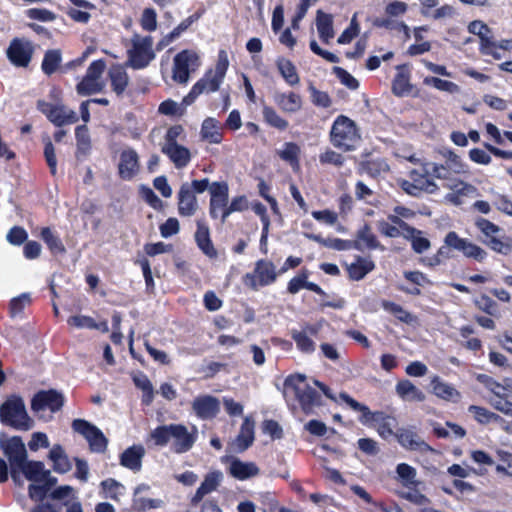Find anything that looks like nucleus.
Returning <instances> with one entry per match:
<instances>
[{"label":"nucleus","mask_w":512,"mask_h":512,"mask_svg":"<svg viewBox=\"0 0 512 512\" xmlns=\"http://www.w3.org/2000/svg\"><path fill=\"white\" fill-rule=\"evenodd\" d=\"M0 420L15 430L28 431L33 428L34 421L27 413L24 400L12 395L0 406Z\"/></svg>","instance_id":"f257e3e1"},{"label":"nucleus","mask_w":512,"mask_h":512,"mask_svg":"<svg viewBox=\"0 0 512 512\" xmlns=\"http://www.w3.org/2000/svg\"><path fill=\"white\" fill-rule=\"evenodd\" d=\"M285 392L292 391L305 413H311L322 405L321 393L306 382L303 374L290 375L284 382Z\"/></svg>","instance_id":"f03ea898"},{"label":"nucleus","mask_w":512,"mask_h":512,"mask_svg":"<svg viewBox=\"0 0 512 512\" xmlns=\"http://www.w3.org/2000/svg\"><path fill=\"white\" fill-rule=\"evenodd\" d=\"M331 143L343 151L354 150L360 142V134L354 121L346 116H338L330 132Z\"/></svg>","instance_id":"7ed1b4c3"},{"label":"nucleus","mask_w":512,"mask_h":512,"mask_svg":"<svg viewBox=\"0 0 512 512\" xmlns=\"http://www.w3.org/2000/svg\"><path fill=\"white\" fill-rule=\"evenodd\" d=\"M127 55V65L133 69H143L147 67L156 56L153 50V38L151 36H142L135 33L130 39Z\"/></svg>","instance_id":"20e7f679"},{"label":"nucleus","mask_w":512,"mask_h":512,"mask_svg":"<svg viewBox=\"0 0 512 512\" xmlns=\"http://www.w3.org/2000/svg\"><path fill=\"white\" fill-rule=\"evenodd\" d=\"M0 448L9 461L12 479L15 482L19 481V469L28 460L27 449L22 438L20 436H12L1 439Z\"/></svg>","instance_id":"39448f33"},{"label":"nucleus","mask_w":512,"mask_h":512,"mask_svg":"<svg viewBox=\"0 0 512 512\" xmlns=\"http://www.w3.org/2000/svg\"><path fill=\"white\" fill-rule=\"evenodd\" d=\"M106 68L104 60L93 61L87 68L85 76L76 85V91L81 96H89L100 93L105 88L103 73Z\"/></svg>","instance_id":"423d86ee"},{"label":"nucleus","mask_w":512,"mask_h":512,"mask_svg":"<svg viewBox=\"0 0 512 512\" xmlns=\"http://www.w3.org/2000/svg\"><path fill=\"white\" fill-rule=\"evenodd\" d=\"M228 67V55L225 50H220L215 68L207 71L204 77L195 84V91L202 93L217 91L225 78Z\"/></svg>","instance_id":"0eeeda50"},{"label":"nucleus","mask_w":512,"mask_h":512,"mask_svg":"<svg viewBox=\"0 0 512 512\" xmlns=\"http://www.w3.org/2000/svg\"><path fill=\"white\" fill-rule=\"evenodd\" d=\"M199 55L193 50H183L179 52L173 61L172 78L178 83H187L190 74L200 66Z\"/></svg>","instance_id":"6e6552de"},{"label":"nucleus","mask_w":512,"mask_h":512,"mask_svg":"<svg viewBox=\"0 0 512 512\" xmlns=\"http://www.w3.org/2000/svg\"><path fill=\"white\" fill-rule=\"evenodd\" d=\"M475 225L485 237L483 242L493 251L501 254H507L510 251L511 245L502 241V229L498 225L482 217L475 220Z\"/></svg>","instance_id":"1a4fd4ad"},{"label":"nucleus","mask_w":512,"mask_h":512,"mask_svg":"<svg viewBox=\"0 0 512 512\" xmlns=\"http://www.w3.org/2000/svg\"><path fill=\"white\" fill-rule=\"evenodd\" d=\"M72 428L87 440L91 451L102 453L106 450L108 440L95 425L83 419H75L72 423Z\"/></svg>","instance_id":"9d476101"},{"label":"nucleus","mask_w":512,"mask_h":512,"mask_svg":"<svg viewBox=\"0 0 512 512\" xmlns=\"http://www.w3.org/2000/svg\"><path fill=\"white\" fill-rule=\"evenodd\" d=\"M228 185L226 182H213L210 186L209 214L213 219L221 218L224 224L227 217H224L228 206Z\"/></svg>","instance_id":"9b49d317"},{"label":"nucleus","mask_w":512,"mask_h":512,"mask_svg":"<svg viewBox=\"0 0 512 512\" xmlns=\"http://www.w3.org/2000/svg\"><path fill=\"white\" fill-rule=\"evenodd\" d=\"M34 46L26 38H14L6 51L9 61L17 67H27L31 62Z\"/></svg>","instance_id":"f8f14e48"},{"label":"nucleus","mask_w":512,"mask_h":512,"mask_svg":"<svg viewBox=\"0 0 512 512\" xmlns=\"http://www.w3.org/2000/svg\"><path fill=\"white\" fill-rule=\"evenodd\" d=\"M63 405L64 396L54 389L39 391L31 401V409L36 414H40L45 410H50L54 413L59 411Z\"/></svg>","instance_id":"ddd939ff"},{"label":"nucleus","mask_w":512,"mask_h":512,"mask_svg":"<svg viewBox=\"0 0 512 512\" xmlns=\"http://www.w3.org/2000/svg\"><path fill=\"white\" fill-rule=\"evenodd\" d=\"M38 109L58 127L65 124H73L78 121L76 112L68 109L64 105H53L45 101H38Z\"/></svg>","instance_id":"4468645a"},{"label":"nucleus","mask_w":512,"mask_h":512,"mask_svg":"<svg viewBox=\"0 0 512 512\" xmlns=\"http://www.w3.org/2000/svg\"><path fill=\"white\" fill-rule=\"evenodd\" d=\"M21 475L32 483H57V478L51 475L50 470L46 469L44 463L41 461L27 460L21 469H19V477Z\"/></svg>","instance_id":"2eb2a0df"},{"label":"nucleus","mask_w":512,"mask_h":512,"mask_svg":"<svg viewBox=\"0 0 512 512\" xmlns=\"http://www.w3.org/2000/svg\"><path fill=\"white\" fill-rule=\"evenodd\" d=\"M139 156L138 153L132 149H124L119 158L118 173L121 179L131 180L139 172Z\"/></svg>","instance_id":"dca6fc26"},{"label":"nucleus","mask_w":512,"mask_h":512,"mask_svg":"<svg viewBox=\"0 0 512 512\" xmlns=\"http://www.w3.org/2000/svg\"><path fill=\"white\" fill-rule=\"evenodd\" d=\"M192 409L200 419L214 418L220 411L219 400L210 395H201L192 402Z\"/></svg>","instance_id":"f3484780"},{"label":"nucleus","mask_w":512,"mask_h":512,"mask_svg":"<svg viewBox=\"0 0 512 512\" xmlns=\"http://www.w3.org/2000/svg\"><path fill=\"white\" fill-rule=\"evenodd\" d=\"M198 201L189 183H183L178 192V212L181 216L191 217L198 210Z\"/></svg>","instance_id":"a211bd4d"},{"label":"nucleus","mask_w":512,"mask_h":512,"mask_svg":"<svg viewBox=\"0 0 512 512\" xmlns=\"http://www.w3.org/2000/svg\"><path fill=\"white\" fill-rule=\"evenodd\" d=\"M399 444L412 451H428L431 447L412 428H400L396 433Z\"/></svg>","instance_id":"6ab92c4d"},{"label":"nucleus","mask_w":512,"mask_h":512,"mask_svg":"<svg viewBox=\"0 0 512 512\" xmlns=\"http://www.w3.org/2000/svg\"><path fill=\"white\" fill-rule=\"evenodd\" d=\"M171 440H173L174 451L184 453L192 448L196 440V434L190 433L184 425L173 424Z\"/></svg>","instance_id":"aec40b11"},{"label":"nucleus","mask_w":512,"mask_h":512,"mask_svg":"<svg viewBox=\"0 0 512 512\" xmlns=\"http://www.w3.org/2000/svg\"><path fill=\"white\" fill-rule=\"evenodd\" d=\"M162 152L166 154L177 168L185 167L191 158L190 151L176 142H165Z\"/></svg>","instance_id":"412c9836"},{"label":"nucleus","mask_w":512,"mask_h":512,"mask_svg":"<svg viewBox=\"0 0 512 512\" xmlns=\"http://www.w3.org/2000/svg\"><path fill=\"white\" fill-rule=\"evenodd\" d=\"M340 399L354 411L361 412L362 415L360 417V421L364 424H368L370 422H378L384 419V414L382 412H371L366 405L356 401L347 393H340Z\"/></svg>","instance_id":"4be33fe9"},{"label":"nucleus","mask_w":512,"mask_h":512,"mask_svg":"<svg viewBox=\"0 0 512 512\" xmlns=\"http://www.w3.org/2000/svg\"><path fill=\"white\" fill-rule=\"evenodd\" d=\"M254 427H255L254 420L249 416L245 417V419L241 425L239 434L233 443L235 450L237 452H243L253 444V442H254Z\"/></svg>","instance_id":"5701e85b"},{"label":"nucleus","mask_w":512,"mask_h":512,"mask_svg":"<svg viewBox=\"0 0 512 512\" xmlns=\"http://www.w3.org/2000/svg\"><path fill=\"white\" fill-rule=\"evenodd\" d=\"M145 449L141 445H134L126 449L120 456V464L132 471H139L142 467V458Z\"/></svg>","instance_id":"b1692460"},{"label":"nucleus","mask_w":512,"mask_h":512,"mask_svg":"<svg viewBox=\"0 0 512 512\" xmlns=\"http://www.w3.org/2000/svg\"><path fill=\"white\" fill-rule=\"evenodd\" d=\"M222 478L223 474L221 472H211L207 474L204 481L201 483L200 487L197 489L195 495L193 496L192 503L194 505L198 504L205 495L215 491L220 485Z\"/></svg>","instance_id":"393cba45"},{"label":"nucleus","mask_w":512,"mask_h":512,"mask_svg":"<svg viewBox=\"0 0 512 512\" xmlns=\"http://www.w3.org/2000/svg\"><path fill=\"white\" fill-rule=\"evenodd\" d=\"M352 248L357 249L359 251H363L364 249H377L381 248L380 243L378 242L376 236L372 233L371 228L368 225H365L362 229H360L357 233V239L352 241Z\"/></svg>","instance_id":"a878e982"},{"label":"nucleus","mask_w":512,"mask_h":512,"mask_svg":"<svg viewBox=\"0 0 512 512\" xmlns=\"http://www.w3.org/2000/svg\"><path fill=\"white\" fill-rule=\"evenodd\" d=\"M48 458L53 462V470L57 473H67L72 468L66 452L59 444H56L51 448Z\"/></svg>","instance_id":"bb28decb"},{"label":"nucleus","mask_w":512,"mask_h":512,"mask_svg":"<svg viewBox=\"0 0 512 512\" xmlns=\"http://www.w3.org/2000/svg\"><path fill=\"white\" fill-rule=\"evenodd\" d=\"M396 393L405 401L422 402L425 394L409 380H401L396 384Z\"/></svg>","instance_id":"cd10ccee"},{"label":"nucleus","mask_w":512,"mask_h":512,"mask_svg":"<svg viewBox=\"0 0 512 512\" xmlns=\"http://www.w3.org/2000/svg\"><path fill=\"white\" fill-rule=\"evenodd\" d=\"M108 75L112 90L117 96H121L129 84V77L126 70L120 65H114L110 68Z\"/></svg>","instance_id":"c85d7f7f"},{"label":"nucleus","mask_w":512,"mask_h":512,"mask_svg":"<svg viewBox=\"0 0 512 512\" xmlns=\"http://www.w3.org/2000/svg\"><path fill=\"white\" fill-rule=\"evenodd\" d=\"M195 240L198 247L208 257H215L217 252L211 242L210 232L208 226L203 224L201 221L197 222V231L195 233Z\"/></svg>","instance_id":"c756f323"},{"label":"nucleus","mask_w":512,"mask_h":512,"mask_svg":"<svg viewBox=\"0 0 512 512\" xmlns=\"http://www.w3.org/2000/svg\"><path fill=\"white\" fill-rule=\"evenodd\" d=\"M229 471L233 477L239 480H245L259 474V469L254 463L243 462L239 459L231 462Z\"/></svg>","instance_id":"7c9ffc66"},{"label":"nucleus","mask_w":512,"mask_h":512,"mask_svg":"<svg viewBox=\"0 0 512 512\" xmlns=\"http://www.w3.org/2000/svg\"><path fill=\"white\" fill-rule=\"evenodd\" d=\"M374 268L375 264L371 259L360 256L356 257L355 262L347 266L350 278L356 281L363 279Z\"/></svg>","instance_id":"2f4dec72"},{"label":"nucleus","mask_w":512,"mask_h":512,"mask_svg":"<svg viewBox=\"0 0 512 512\" xmlns=\"http://www.w3.org/2000/svg\"><path fill=\"white\" fill-rule=\"evenodd\" d=\"M433 393L446 401H457L460 393L450 384L442 381L438 376L433 377L431 380Z\"/></svg>","instance_id":"473e14b6"},{"label":"nucleus","mask_w":512,"mask_h":512,"mask_svg":"<svg viewBox=\"0 0 512 512\" xmlns=\"http://www.w3.org/2000/svg\"><path fill=\"white\" fill-rule=\"evenodd\" d=\"M396 473L399 477L401 484L406 488H416L422 483L417 479L416 469L409 464H398L396 467Z\"/></svg>","instance_id":"72a5a7b5"},{"label":"nucleus","mask_w":512,"mask_h":512,"mask_svg":"<svg viewBox=\"0 0 512 512\" xmlns=\"http://www.w3.org/2000/svg\"><path fill=\"white\" fill-rule=\"evenodd\" d=\"M219 122L214 118H206L202 123L201 136L209 143L218 144L222 140Z\"/></svg>","instance_id":"f704fd0d"},{"label":"nucleus","mask_w":512,"mask_h":512,"mask_svg":"<svg viewBox=\"0 0 512 512\" xmlns=\"http://www.w3.org/2000/svg\"><path fill=\"white\" fill-rule=\"evenodd\" d=\"M277 105L285 112H296L302 106L301 97L296 93H276L274 96Z\"/></svg>","instance_id":"c9c22d12"},{"label":"nucleus","mask_w":512,"mask_h":512,"mask_svg":"<svg viewBox=\"0 0 512 512\" xmlns=\"http://www.w3.org/2000/svg\"><path fill=\"white\" fill-rule=\"evenodd\" d=\"M62 62V53L59 49L47 50L41 64L43 73L47 76L54 74Z\"/></svg>","instance_id":"e433bc0d"},{"label":"nucleus","mask_w":512,"mask_h":512,"mask_svg":"<svg viewBox=\"0 0 512 512\" xmlns=\"http://www.w3.org/2000/svg\"><path fill=\"white\" fill-rule=\"evenodd\" d=\"M255 273L262 286L271 284L277 277L274 264L265 260L257 262Z\"/></svg>","instance_id":"4c0bfd02"},{"label":"nucleus","mask_w":512,"mask_h":512,"mask_svg":"<svg viewBox=\"0 0 512 512\" xmlns=\"http://www.w3.org/2000/svg\"><path fill=\"white\" fill-rule=\"evenodd\" d=\"M332 23L333 21L331 15L325 14L321 10H318L316 26L320 38L326 43H328L329 40L334 37Z\"/></svg>","instance_id":"58836bf2"},{"label":"nucleus","mask_w":512,"mask_h":512,"mask_svg":"<svg viewBox=\"0 0 512 512\" xmlns=\"http://www.w3.org/2000/svg\"><path fill=\"white\" fill-rule=\"evenodd\" d=\"M437 2H432L430 4L424 5L422 7V14L427 18H432L435 20L450 18L454 14L453 7L450 5H443L441 7H437Z\"/></svg>","instance_id":"ea45409f"},{"label":"nucleus","mask_w":512,"mask_h":512,"mask_svg":"<svg viewBox=\"0 0 512 512\" xmlns=\"http://www.w3.org/2000/svg\"><path fill=\"white\" fill-rule=\"evenodd\" d=\"M67 14L76 22L86 23L90 18L89 10L94 8L90 2H72Z\"/></svg>","instance_id":"a19ab883"},{"label":"nucleus","mask_w":512,"mask_h":512,"mask_svg":"<svg viewBox=\"0 0 512 512\" xmlns=\"http://www.w3.org/2000/svg\"><path fill=\"white\" fill-rule=\"evenodd\" d=\"M277 67L282 77L290 86H295L299 83L300 79L297 74L296 67L290 60L284 58L279 59Z\"/></svg>","instance_id":"79ce46f5"},{"label":"nucleus","mask_w":512,"mask_h":512,"mask_svg":"<svg viewBox=\"0 0 512 512\" xmlns=\"http://www.w3.org/2000/svg\"><path fill=\"white\" fill-rule=\"evenodd\" d=\"M411 242L412 249L417 254H422L431 247V243L428 238L423 236V232L414 228V233H409L404 237Z\"/></svg>","instance_id":"37998d69"},{"label":"nucleus","mask_w":512,"mask_h":512,"mask_svg":"<svg viewBox=\"0 0 512 512\" xmlns=\"http://www.w3.org/2000/svg\"><path fill=\"white\" fill-rule=\"evenodd\" d=\"M429 175L425 174L423 168L421 171L414 170L411 172V178L421 193H434L437 190V185L428 178Z\"/></svg>","instance_id":"c03bdc74"},{"label":"nucleus","mask_w":512,"mask_h":512,"mask_svg":"<svg viewBox=\"0 0 512 512\" xmlns=\"http://www.w3.org/2000/svg\"><path fill=\"white\" fill-rule=\"evenodd\" d=\"M468 411L473 414L475 420L480 424H488L493 421H503V419L498 414L493 413L481 406L471 405L469 406Z\"/></svg>","instance_id":"a18cd8bd"},{"label":"nucleus","mask_w":512,"mask_h":512,"mask_svg":"<svg viewBox=\"0 0 512 512\" xmlns=\"http://www.w3.org/2000/svg\"><path fill=\"white\" fill-rule=\"evenodd\" d=\"M291 336L297 348L304 353H312L315 350L314 341L307 335L306 331L292 330Z\"/></svg>","instance_id":"49530a36"},{"label":"nucleus","mask_w":512,"mask_h":512,"mask_svg":"<svg viewBox=\"0 0 512 512\" xmlns=\"http://www.w3.org/2000/svg\"><path fill=\"white\" fill-rule=\"evenodd\" d=\"M424 84L428 86H433L434 88L445 91L450 94L458 93L460 88L457 84L451 81L443 80L437 77H426L424 79Z\"/></svg>","instance_id":"de8ad7c7"},{"label":"nucleus","mask_w":512,"mask_h":512,"mask_svg":"<svg viewBox=\"0 0 512 512\" xmlns=\"http://www.w3.org/2000/svg\"><path fill=\"white\" fill-rule=\"evenodd\" d=\"M384 308L394 314L397 319L406 324H413L417 318L410 312L404 310L400 305L393 302L384 303Z\"/></svg>","instance_id":"09e8293b"},{"label":"nucleus","mask_w":512,"mask_h":512,"mask_svg":"<svg viewBox=\"0 0 512 512\" xmlns=\"http://www.w3.org/2000/svg\"><path fill=\"white\" fill-rule=\"evenodd\" d=\"M101 486L106 496L114 500H119V497L122 496L125 491V487L112 478L102 481Z\"/></svg>","instance_id":"8fccbe9b"},{"label":"nucleus","mask_w":512,"mask_h":512,"mask_svg":"<svg viewBox=\"0 0 512 512\" xmlns=\"http://www.w3.org/2000/svg\"><path fill=\"white\" fill-rule=\"evenodd\" d=\"M54 485L55 484L33 482L28 487L29 497L33 501L43 503V500L45 499L47 492Z\"/></svg>","instance_id":"3c124183"},{"label":"nucleus","mask_w":512,"mask_h":512,"mask_svg":"<svg viewBox=\"0 0 512 512\" xmlns=\"http://www.w3.org/2000/svg\"><path fill=\"white\" fill-rule=\"evenodd\" d=\"M263 117L265 121L280 130H284L288 127V122L280 117L278 113L271 107L265 106L263 108Z\"/></svg>","instance_id":"603ef678"},{"label":"nucleus","mask_w":512,"mask_h":512,"mask_svg":"<svg viewBox=\"0 0 512 512\" xmlns=\"http://www.w3.org/2000/svg\"><path fill=\"white\" fill-rule=\"evenodd\" d=\"M425 174H430L438 179L448 180L450 177V169L445 165H438L433 162L425 163L423 165Z\"/></svg>","instance_id":"864d4df0"},{"label":"nucleus","mask_w":512,"mask_h":512,"mask_svg":"<svg viewBox=\"0 0 512 512\" xmlns=\"http://www.w3.org/2000/svg\"><path fill=\"white\" fill-rule=\"evenodd\" d=\"M41 237L52 252L61 253L65 251L61 240L53 234L50 228H43L41 231Z\"/></svg>","instance_id":"5fc2aeb1"},{"label":"nucleus","mask_w":512,"mask_h":512,"mask_svg":"<svg viewBox=\"0 0 512 512\" xmlns=\"http://www.w3.org/2000/svg\"><path fill=\"white\" fill-rule=\"evenodd\" d=\"M172 431H173V424L163 425V426L157 427L152 432L151 437L155 441L156 445L164 446L171 440Z\"/></svg>","instance_id":"6e6d98bb"},{"label":"nucleus","mask_w":512,"mask_h":512,"mask_svg":"<svg viewBox=\"0 0 512 512\" xmlns=\"http://www.w3.org/2000/svg\"><path fill=\"white\" fill-rule=\"evenodd\" d=\"M300 149L297 144L288 142L284 144L282 150L279 151V156L284 161L289 162L292 166L298 164V156Z\"/></svg>","instance_id":"4d7b16f0"},{"label":"nucleus","mask_w":512,"mask_h":512,"mask_svg":"<svg viewBox=\"0 0 512 512\" xmlns=\"http://www.w3.org/2000/svg\"><path fill=\"white\" fill-rule=\"evenodd\" d=\"M477 380L482 383L489 391H491L495 397L504 395V392L506 391V387L504 385L500 384L495 379L486 374L478 375Z\"/></svg>","instance_id":"13d9d810"},{"label":"nucleus","mask_w":512,"mask_h":512,"mask_svg":"<svg viewBox=\"0 0 512 512\" xmlns=\"http://www.w3.org/2000/svg\"><path fill=\"white\" fill-rule=\"evenodd\" d=\"M77 140V149L81 153H86L90 148V136L86 125H80L75 130Z\"/></svg>","instance_id":"bf43d9fd"},{"label":"nucleus","mask_w":512,"mask_h":512,"mask_svg":"<svg viewBox=\"0 0 512 512\" xmlns=\"http://www.w3.org/2000/svg\"><path fill=\"white\" fill-rule=\"evenodd\" d=\"M360 170L372 177L388 170V165L382 160H371L361 164Z\"/></svg>","instance_id":"052dcab7"},{"label":"nucleus","mask_w":512,"mask_h":512,"mask_svg":"<svg viewBox=\"0 0 512 512\" xmlns=\"http://www.w3.org/2000/svg\"><path fill=\"white\" fill-rule=\"evenodd\" d=\"M456 188L455 194L449 195V199L455 204H459L460 196H477V188L471 184L461 182L458 185L454 186Z\"/></svg>","instance_id":"680f3d73"},{"label":"nucleus","mask_w":512,"mask_h":512,"mask_svg":"<svg viewBox=\"0 0 512 512\" xmlns=\"http://www.w3.org/2000/svg\"><path fill=\"white\" fill-rule=\"evenodd\" d=\"M411 90L408 77L399 73L396 75L395 79L392 83V91L397 96H404L408 94Z\"/></svg>","instance_id":"e2e57ef3"},{"label":"nucleus","mask_w":512,"mask_h":512,"mask_svg":"<svg viewBox=\"0 0 512 512\" xmlns=\"http://www.w3.org/2000/svg\"><path fill=\"white\" fill-rule=\"evenodd\" d=\"M140 24L148 32L155 31L157 28V14L155 10L152 8L144 9L140 18Z\"/></svg>","instance_id":"0e129e2a"},{"label":"nucleus","mask_w":512,"mask_h":512,"mask_svg":"<svg viewBox=\"0 0 512 512\" xmlns=\"http://www.w3.org/2000/svg\"><path fill=\"white\" fill-rule=\"evenodd\" d=\"M490 404L501 413L512 417V402L506 399V394L490 399Z\"/></svg>","instance_id":"69168bd1"},{"label":"nucleus","mask_w":512,"mask_h":512,"mask_svg":"<svg viewBox=\"0 0 512 512\" xmlns=\"http://www.w3.org/2000/svg\"><path fill=\"white\" fill-rule=\"evenodd\" d=\"M70 326H74L78 329H93L95 327V320L85 315L71 316L67 320Z\"/></svg>","instance_id":"338daca9"},{"label":"nucleus","mask_w":512,"mask_h":512,"mask_svg":"<svg viewBox=\"0 0 512 512\" xmlns=\"http://www.w3.org/2000/svg\"><path fill=\"white\" fill-rule=\"evenodd\" d=\"M334 71L340 82L349 89L354 90L359 87L358 80L343 68L336 67L334 68Z\"/></svg>","instance_id":"774afa93"}]
</instances>
